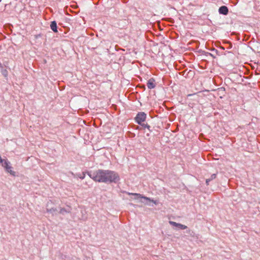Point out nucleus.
Segmentation results:
<instances>
[{"label": "nucleus", "instance_id": "nucleus-11", "mask_svg": "<svg viewBox=\"0 0 260 260\" xmlns=\"http://www.w3.org/2000/svg\"><path fill=\"white\" fill-rule=\"evenodd\" d=\"M140 125L143 127L144 128H147L149 129L150 128V125H149L147 123H145L144 122H142V124Z\"/></svg>", "mask_w": 260, "mask_h": 260}, {"label": "nucleus", "instance_id": "nucleus-6", "mask_svg": "<svg viewBox=\"0 0 260 260\" xmlns=\"http://www.w3.org/2000/svg\"><path fill=\"white\" fill-rule=\"evenodd\" d=\"M155 80L153 78H150L147 82V85L149 89H153L155 87Z\"/></svg>", "mask_w": 260, "mask_h": 260}, {"label": "nucleus", "instance_id": "nucleus-8", "mask_svg": "<svg viewBox=\"0 0 260 260\" xmlns=\"http://www.w3.org/2000/svg\"><path fill=\"white\" fill-rule=\"evenodd\" d=\"M71 212V209L70 207L68 208H60V211L59 212V213L64 215L65 213H69Z\"/></svg>", "mask_w": 260, "mask_h": 260}, {"label": "nucleus", "instance_id": "nucleus-5", "mask_svg": "<svg viewBox=\"0 0 260 260\" xmlns=\"http://www.w3.org/2000/svg\"><path fill=\"white\" fill-rule=\"evenodd\" d=\"M169 223H170L171 225L175 226H176V227H178L179 229H182V230L186 229L187 228V226H186L185 225L182 224L181 223H177V222H174V221H170L169 222Z\"/></svg>", "mask_w": 260, "mask_h": 260}, {"label": "nucleus", "instance_id": "nucleus-1", "mask_svg": "<svg viewBox=\"0 0 260 260\" xmlns=\"http://www.w3.org/2000/svg\"><path fill=\"white\" fill-rule=\"evenodd\" d=\"M94 181L105 183H117L120 179L118 174L113 171L101 170L87 173Z\"/></svg>", "mask_w": 260, "mask_h": 260}, {"label": "nucleus", "instance_id": "nucleus-7", "mask_svg": "<svg viewBox=\"0 0 260 260\" xmlns=\"http://www.w3.org/2000/svg\"><path fill=\"white\" fill-rule=\"evenodd\" d=\"M50 27H51V29L54 32H57V23H56V21H53L51 22Z\"/></svg>", "mask_w": 260, "mask_h": 260}, {"label": "nucleus", "instance_id": "nucleus-13", "mask_svg": "<svg viewBox=\"0 0 260 260\" xmlns=\"http://www.w3.org/2000/svg\"><path fill=\"white\" fill-rule=\"evenodd\" d=\"M85 174L83 173L82 176H80V178L82 179H83L85 178Z\"/></svg>", "mask_w": 260, "mask_h": 260}, {"label": "nucleus", "instance_id": "nucleus-12", "mask_svg": "<svg viewBox=\"0 0 260 260\" xmlns=\"http://www.w3.org/2000/svg\"><path fill=\"white\" fill-rule=\"evenodd\" d=\"M1 72L2 74L5 76V77L7 76L8 75V71L6 69H2Z\"/></svg>", "mask_w": 260, "mask_h": 260}, {"label": "nucleus", "instance_id": "nucleus-10", "mask_svg": "<svg viewBox=\"0 0 260 260\" xmlns=\"http://www.w3.org/2000/svg\"><path fill=\"white\" fill-rule=\"evenodd\" d=\"M216 177V174H213L211 175L210 177L208 179H207L206 180V184L208 185H209V182L211 180L214 179Z\"/></svg>", "mask_w": 260, "mask_h": 260}, {"label": "nucleus", "instance_id": "nucleus-4", "mask_svg": "<svg viewBox=\"0 0 260 260\" xmlns=\"http://www.w3.org/2000/svg\"><path fill=\"white\" fill-rule=\"evenodd\" d=\"M218 12L220 14L226 15L228 14L229 13V9L225 6H222L219 7L218 9Z\"/></svg>", "mask_w": 260, "mask_h": 260}, {"label": "nucleus", "instance_id": "nucleus-3", "mask_svg": "<svg viewBox=\"0 0 260 260\" xmlns=\"http://www.w3.org/2000/svg\"><path fill=\"white\" fill-rule=\"evenodd\" d=\"M146 114L144 112H139L135 118L136 122L138 124H142V122H143L146 120Z\"/></svg>", "mask_w": 260, "mask_h": 260}, {"label": "nucleus", "instance_id": "nucleus-9", "mask_svg": "<svg viewBox=\"0 0 260 260\" xmlns=\"http://www.w3.org/2000/svg\"><path fill=\"white\" fill-rule=\"evenodd\" d=\"M56 208H47V212L52 214L53 215H55L57 213Z\"/></svg>", "mask_w": 260, "mask_h": 260}, {"label": "nucleus", "instance_id": "nucleus-2", "mask_svg": "<svg viewBox=\"0 0 260 260\" xmlns=\"http://www.w3.org/2000/svg\"><path fill=\"white\" fill-rule=\"evenodd\" d=\"M128 194L129 195H132V196H134L135 197L134 198V199L135 200H137V199H141V202L142 203H144V201H143V200H146V201H151L153 203H154L155 204H156V201H154L153 200H151L150 198H148V197H144V196H142L141 194L140 193H128Z\"/></svg>", "mask_w": 260, "mask_h": 260}]
</instances>
